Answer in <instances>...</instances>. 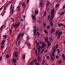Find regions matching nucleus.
<instances>
[{
  "instance_id": "nucleus-1",
  "label": "nucleus",
  "mask_w": 65,
  "mask_h": 65,
  "mask_svg": "<svg viewBox=\"0 0 65 65\" xmlns=\"http://www.w3.org/2000/svg\"><path fill=\"white\" fill-rule=\"evenodd\" d=\"M45 41H46L47 43L48 44V47H49L51 45V42H48L47 40H48V39L47 37H45L44 38Z\"/></svg>"
},
{
  "instance_id": "nucleus-2",
  "label": "nucleus",
  "mask_w": 65,
  "mask_h": 65,
  "mask_svg": "<svg viewBox=\"0 0 65 65\" xmlns=\"http://www.w3.org/2000/svg\"><path fill=\"white\" fill-rule=\"evenodd\" d=\"M14 9V7H12V5L11 4V6L10 9V11H11V10L12 9L11 11V13H13Z\"/></svg>"
},
{
  "instance_id": "nucleus-3",
  "label": "nucleus",
  "mask_w": 65,
  "mask_h": 65,
  "mask_svg": "<svg viewBox=\"0 0 65 65\" xmlns=\"http://www.w3.org/2000/svg\"><path fill=\"white\" fill-rule=\"evenodd\" d=\"M36 15H31V17L32 20H34L35 21L36 19Z\"/></svg>"
},
{
  "instance_id": "nucleus-4",
  "label": "nucleus",
  "mask_w": 65,
  "mask_h": 65,
  "mask_svg": "<svg viewBox=\"0 0 65 65\" xmlns=\"http://www.w3.org/2000/svg\"><path fill=\"white\" fill-rule=\"evenodd\" d=\"M45 45V43L44 42H43V43L42 44V46L41 47L40 49H42V48H43L44 47V46Z\"/></svg>"
},
{
  "instance_id": "nucleus-5",
  "label": "nucleus",
  "mask_w": 65,
  "mask_h": 65,
  "mask_svg": "<svg viewBox=\"0 0 65 65\" xmlns=\"http://www.w3.org/2000/svg\"><path fill=\"white\" fill-rule=\"evenodd\" d=\"M35 13L36 14H38V10H36L35 11Z\"/></svg>"
},
{
  "instance_id": "nucleus-6",
  "label": "nucleus",
  "mask_w": 65,
  "mask_h": 65,
  "mask_svg": "<svg viewBox=\"0 0 65 65\" xmlns=\"http://www.w3.org/2000/svg\"><path fill=\"white\" fill-rule=\"evenodd\" d=\"M4 43H5V40H3L2 42L1 43V45H4Z\"/></svg>"
},
{
  "instance_id": "nucleus-7",
  "label": "nucleus",
  "mask_w": 65,
  "mask_h": 65,
  "mask_svg": "<svg viewBox=\"0 0 65 65\" xmlns=\"http://www.w3.org/2000/svg\"><path fill=\"white\" fill-rule=\"evenodd\" d=\"M55 11V9H52L51 11V14H54V13Z\"/></svg>"
},
{
  "instance_id": "nucleus-8",
  "label": "nucleus",
  "mask_w": 65,
  "mask_h": 65,
  "mask_svg": "<svg viewBox=\"0 0 65 65\" xmlns=\"http://www.w3.org/2000/svg\"><path fill=\"white\" fill-rule=\"evenodd\" d=\"M54 31H55V28H53L52 29V30L51 31V33H53Z\"/></svg>"
},
{
  "instance_id": "nucleus-9",
  "label": "nucleus",
  "mask_w": 65,
  "mask_h": 65,
  "mask_svg": "<svg viewBox=\"0 0 65 65\" xmlns=\"http://www.w3.org/2000/svg\"><path fill=\"white\" fill-rule=\"evenodd\" d=\"M38 62H40L41 61V57H38Z\"/></svg>"
},
{
  "instance_id": "nucleus-10",
  "label": "nucleus",
  "mask_w": 65,
  "mask_h": 65,
  "mask_svg": "<svg viewBox=\"0 0 65 65\" xmlns=\"http://www.w3.org/2000/svg\"><path fill=\"white\" fill-rule=\"evenodd\" d=\"M53 21H51L50 22V25L51 27H53Z\"/></svg>"
},
{
  "instance_id": "nucleus-11",
  "label": "nucleus",
  "mask_w": 65,
  "mask_h": 65,
  "mask_svg": "<svg viewBox=\"0 0 65 65\" xmlns=\"http://www.w3.org/2000/svg\"><path fill=\"white\" fill-rule=\"evenodd\" d=\"M55 14H53L51 16V19H54V16H55Z\"/></svg>"
},
{
  "instance_id": "nucleus-12",
  "label": "nucleus",
  "mask_w": 65,
  "mask_h": 65,
  "mask_svg": "<svg viewBox=\"0 0 65 65\" xmlns=\"http://www.w3.org/2000/svg\"><path fill=\"white\" fill-rule=\"evenodd\" d=\"M22 6H23L24 8H26V6H25V3H23L22 4Z\"/></svg>"
},
{
  "instance_id": "nucleus-13",
  "label": "nucleus",
  "mask_w": 65,
  "mask_h": 65,
  "mask_svg": "<svg viewBox=\"0 0 65 65\" xmlns=\"http://www.w3.org/2000/svg\"><path fill=\"white\" fill-rule=\"evenodd\" d=\"M18 54L17 52H15L14 53H13V56H15V55H16Z\"/></svg>"
},
{
  "instance_id": "nucleus-14",
  "label": "nucleus",
  "mask_w": 65,
  "mask_h": 65,
  "mask_svg": "<svg viewBox=\"0 0 65 65\" xmlns=\"http://www.w3.org/2000/svg\"><path fill=\"white\" fill-rule=\"evenodd\" d=\"M62 57H63V59L64 60L65 59V55L64 54H62Z\"/></svg>"
},
{
  "instance_id": "nucleus-15",
  "label": "nucleus",
  "mask_w": 65,
  "mask_h": 65,
  "mask_svg": "<svg viewBox=\"0 0 65 65\" xmlns=\"http://www.w3.org/2000/svg\"><path fill=\"white\" fill-rule=\"evenodd\" d=\"M21 36V34L20 33H19L18 35V39L20 38V37Z\"/></svg>"
},
{
  "instance_id": "nucleus-16",
  "label": "nucleus",
  "mask_w": 65,
  "mask_h": 65,
  "mask_svg": "<svg viewBox=\"0 0 65 65\" xmlns=\"http://www.w3.org/2000/svg\"><path fill=\"white\" fill-rule=\"evenodd\" d=\"M62 35V32L60 31H59V34H58V36H59V35Z\"/></svg>"
},
{
  "instance_id": "nucleus-17",
  "label": "nucleus",
  "mask_w": 65,
  "mask_h": 65,
  "mask_svg": "<svg viewBox=\"0 0 65 65\" xmlns=\"http://www.w3.org/2000/svg\"><path fill=\"white\" fill-rule=\"evenodd\" d=\"M13 27H14V28H17L18 27V25L17 24H16L15 25V24L13 26Z\"/></svg>"
},
{
  "instance_id": "nucleus-18",
  "label": "nucleus",
  "mask_w": 65,
  "mask_h": 65,
  "mask_svg": "<svg viewBox=\"0 0 65 65\" xmlns=\"http://www.w3.org/2000/svg\"><path fill=\"white\" fill-rule=\"evenodd\" d=\"M44 32H45V33H46V34H47V33H48V32H47V30H44Z\"/></svg>"
},
{
  "instance_id": "nucleus-19",
  "label": "nucleus",
  "mask_w": 65,
  "mask_h": 65,
  "mask_svg": "<svg viewBox=\"0 0 65 65\" xmlns=\"http://www.w3.org/2000/svg\"><path fill=\"white\" fill-rule=\"evenodd\" d=\"M34 62L35 63V65H36V64H39L38 63H37V60H36V59H35L34 60Z\"/></svg>"
},
{
  "instance_id": "nucleus-20",
  "label": "nucleus",
  "mask_w": 65,
  "mask_h": 65,
  "mask_svg": "<svg viewBox=\"0 0 65 65\" xmlns=\"http://www.w3.org/2000/svg\"><path fill=\"white\" fill-rule=\"evenodd\" d=\"M64 12H61V13H60V15H63V14H64Z\"/></svg>"
},
{
  "instance_id": "nucleus-21",
  "label": "nucleus",
  "mask_w": 65,
  "mask_h": 65,
  "mask_svg": "<svg viewBox=\"0 0 65 65\" xmlns=\"http://www.w3.org/2000/svg\"><path fill=\"white\" fill-rule=\"evenodd\" d=\"M3 27H4V25H3L0 28V30H1L3 28Z\"/></svg>"
},
{
  "instance_id": "nucleus-22",
  "label": "nucleus",
  "mask_w": 65,
  "mask_h": 65,
  "mask_svg": "<svg viewBox=\"0 0 65 65\" xmlns=\"http://www.w3.org/2000/svg\"><path fill=\"white\" fill-rule=\"evenodd\" d=\"M3 37H4V39H6V38L7 37V36L6 35H5V36L3 35Z\"/></svg>"
},
{
  "instance_id": "nucleus-23",
  "label": "nucleus",
  "mask_w": 65,
  "mask_h": 65,
  "mask_svg": "<svg viewBox=\"0 0 65 65\" xmlns=\"http://www.w3.org/2000/svg\"><path fill=\"white\" fill-rule=\"evenodd\" d=\"M37 35H38V37H39V35H40V33H39V32H37Z\"/></svg>"
},
{
  "instance_id": "nucleus-24",
  "label": "nucleus",
  "mask_w": 65,
  "mask_h": 65,
  "mask_svg": "<svg viewBox=\"0 0 65 65\" xmlns=\"http://www.w3.org/2000/svg\"><path fill=\"white\" fill-rule=\"evenodd\" d=\"M44 48H43V49H42V51H41V54H42V53L43 52V51H44Z\"/></svg>"
},
{
  "instance_id": "nucleus-25",
  "label": "nucleus",
  "mask_w": 65,
  "mask_h": 65,
  "mask_svg": "<svg viewBox=\"0 0 65 65\" xmlns=\"http://www.w3.org/2000/svg\"><path fill=\"white\" fill-rule=\"evenodd\" d=\"M56 52V49H55L53 51V53H52V54H54L55 52Z\"/></svg>"
},
{
  "instance_id": "nucleus-26",
  "label": "nucleus",
  "mask_w": 65,
  "mask_h": 65,
  "mask_svg": "<svg viewBox=\"0 0 65 65\" xmlns=\"http://www.w3.org/2000/svg\"><path fill=\"white\" fill-rule=\"evenodd\" d=\"M11 31H12V29H10L9 31L10 34V35H11Z\"/></svg>"
},
{
  "instance_id": "nucleus-27",
  "label": "nucleus",
  "mask_w": 65,
  "mask_h": 65,
  "mask_svg": "<svg viewBox=\"0 0 65 65\" xmlns=\"http://www.w3.org/2000/svg\"><path fill=\"white\" fill-rule=\"evenodd\" d=\"M49 4H50V2H48L47 4L46 7L48 6L49 5Z\"/></svg>"
},
{
  "instance_id": "nucleus-28",
  "label": "nucleus",
  "mask_w": 65,
  "mask_h": 65,
  "mask_svg": "<svg viewBox=\"0 0 65 65\" xmlns=\"http://www.w3.org/2000/svg\"><path fill=\"white\" fill-rule=\"evenodd\" d=\"M52 55H53L52 54H52H51L50 55V56L51 57V59L50 60H52Z\"/></svg>"
},
{
  "instance_id": "nucleus-29",
  "label": "nucleus",
  "mask_w": 65,
  "mask_h": 65,
  "mask_svg": "<svg viewBox=\"0 0 65 65\" xmlns=\"http://www.w3.org/2000/svg\"><path fill=\"white\" fill-rule=\"evenodd\" d=\"M9 57V55H6L5 57H6V58H8V57Z\"/></svg>"
},
{
  "instance_id": "nucleus-30",
  "label": "nucleus",
  "mask_w": 65,
  "mask_h": 65,
  "mask_svg": "<svg viewBox=\"0 0 65 65\" xmlns=\"http://www.w3.org/2000/svg\"><path fill=\"white\" fill-rule=\"evenodd\" d=\"M38 31V29H36L33 30L34 32H37Z\"/></svg>"
},
{
  "instance_id": "nucleus-31",
  "label": "nucleus",
  "mask_w": 65,
  "mask_h": 65,
  "mask_svg": "<svg viewBox=\"0 0 65 65\" xmlns=\"http://www.w3.org/2000/svg\"><path fill=\"white\" fill-rule=\"evenodd\" d=\"M14 21H15V20H14V19H13L11 21V22H12V23H14Z\"/></svg>"
},
{
  "instance_id": "nucleus-32",
  "label": "nucleus",
  "mask_w": 65,
  "mask_h": 65,
  "mask_svg": "<svg viewBox=\"0 0 65 65\" xmlns=\"http://www.w3.org/2000/svg\"><path fill=\"white\" fill-rule=\"evenodd\" d=\"M17 8L18 10H20V6H19L17 7Z\"/></svg>"
},
{
  "instance_id": "nucleus-33",
  "label": "nucleus",
  "mask_w": 65,
  "mask_h": 65,
  "mask_svg": "<svg viewBox=\"0 0 65 65\" xmlns=\"http://www.w3.org/2000/svg\"><path fill=\"white\" fill-rule=\"evenodd\" d=\"M38 49L39 51V53H40V48H38Z\"/></svg>"
},
{
  "instance_id": "nucleus-34",
  "label": "nucleus",
  "mask_w": 65,
  "mask_h": 65,
  "mask_svg": "<svg viewBox=\"0 0 65 65\" xmlns=\"http://www.w3.org/2000/svg\"><path fill=\"white\" fill-rule=\"evenodd\" d=\"M26 57V56H25V55H24L23 56V59H25V57Z\"/></svg>"
},
{
  "instance_id": "nucleus-35",
  "label": "nucleus",
  "mask_w": 65,
  "mask_h": 65,
  "mask_svg": "<svg viewBox=\"0 0 65 65\" xmlns=\"http://www.w3.org/2000/svg\"><path fill=\"white\" fill-rule=\"evenodd\" d=\"M13 62H14V63H16V61H15V59L13 58Z\"/></svg>"
},
{
  "instance_id": "nucleus-36",
  "label": "nucleus",
  "mask_w": 65,
  "mask_h": 65,
  "mask_svg": "<svg viewBox=\"0 0 65 65\" xmlns=\"http://www.w3.org/2000/svg\"><path fill=\"white\" fill-rule=\"evenodd\" d=\"M39 6L40 7H42V3H40L39 4Z\"/></svg>"
},
{
  "instance_id": "nucleus-37",
  "label": "nucleus",
  "mask_w": 65,
  "mask_h": 65,
  "mask_svg": "<svg viewBox=\"0 0 65 65\" xmlns=\"http://www.w3.org/2000/svg\"><path fill=\"white\" fill-rule=\"evenodd\" d=\"M50 18H51V16L50 15H48L47 17V19H50Z\"/></svg>"
},
{
  "instance_id": "nucleus-38",
  "label": "nucleus",
  "mask_w": 65,
  "mask_h": 65,
  "mask_svg": "<svg viewBox=\"0 0 65 65\" xmlns=\"http://www.w3.org/2000/svg\"><path fill=\"white\" fill-rule=\"evenodd\" d=\"M55 6L56 7H58V6H59V5L57 4L55 5Z\"/></svg>"
},
{
  "instance_id": "nucleus-39",
  "label": "nucleus",
  "mask_w": 65,
  "mask_h": 65,
  "mask_svg": "<svg viewBox=\"0 0 65 65\" xmlns=\"http://www.w3.org/2000/svg\"><path fill=\"white\" fill-rule=\"evenodd\" d=\"M61 62H62V60H59L58 61V62L59 63V64H61Z\"/></svg>"
},
{
  "instance_id": "nucleus-40",
  "label": "nucleus",
  "mask_w": 65,
  "mask_h": 65,
  "mask_svg": "<svg viewBox=\"0 0 65 65\" xmlns=\"http://www.w3.org/2000/svg\"><path fill=\"white\" fill-rule=\"evenodd\" d=\"M46 24H45V23H44V27H46Z\"/></svg>"
},
{
  "instance_id": "nucleus-41",
  "label": "nucleus",
  "mask_w": 65,
  "mask_h": 65,
  "mask_svg": "<svg viewBox=\"0 0 65 65\" xmlns=\"http://www.w3.org/2000/svg\"><path fill=\"white\" fill-rule=\"evenodd\" d=\"M60 26H64V25H63V24L62 23H61L60 24Z\"/></svg>"
},
{
  "instance_id": "nucleus-42",
  "label": "nucleus",
  "mask_w": 65,
  "mask_h": 65,
  "mask_svg": "<svg viewBox=\"0 0 65 65\" xmlns=\"http://www.w3.org/2000/svg\"><path fill=\"white\" fill-rule=\"evenodd\" d=\"M20 43H21V41H20L18 42V44L19 45H20Z\"/></svg>"
},
{
  "instance_id": "nucleus-43",
  "label": "nucleus",
  "mask_w": 65,
  "mask_h": 65,
  "mask_svg": "<svg viewBox=\"0 0 65 65\" xmlns=\"http://www.w3.org/2000/svg\"><path fill=\"white\" fill-rule=\"evenodd\" d=\"M45 15H46V12H45L44 14V16H45Z\"/></svg>"
},
{
  "instance_id": "nucleus-44",
  "label": "nucleus",
  "mask_w": 65,
  "mask_h": 65,
  "mask_svg": "<svg viewBox=\"0 0 65 65\" xmlns=\"http://www.w3.org/2000/svg\"><path fill=\"white\" fill-rule=\"evenodd\" d=\"M34 35H36V32H34Z\"/></svg>"
},
{
  "instance_id": "nucleus-45",
  "label": "nucleus",
  "mask_w": 65,
  "mask_h": 65,
  "mask_svg": "<svg viewBox=\"0 0 65 65\" xmlns=\"http://www.w3.org/2000/svg\"><path fill=\"white\" fill-rule=\"evenodd\" d=\"M52 56H53V57H54V58H55V55L54 54H52Z\"/></svg>"
},
{
  "instance_id": "nucleus-46",
  "label": "nucleus",
  "mask_w": 65,
  "mask_h": 65,
  "mask_svg": "<svg viewBox=\"0 0 65 65\" xmlns=\"http://www.w3.org/2000/svg\"><path fill=\"white\" fill-rule=\"evenodd\" d=\"M46 58L47 59H50V57L47 56L46 57Z\"/></svg>"
},
{
  "instance_id": "nucleus-47",
  "label": "nucleus",
  "mask_w": 65,
  "mask_h": 65,
  "mask_svg": "<svg viewBox=\"0 0 65 65\" xmlns=\"http://www.w3.org/2000/svg\"><path fill=\"white\" fill-rule=\"evenodd\" d=\"M44 64V61L43 60V61L42 62V64L43 65V64Z\"/></svg>"
},
{
  "instance_id": "nucleus-48",
  "label": "nucleus",
  "mask_w": 65,
  "mask_h": 65,
  "mask_svg": "<svg viewBox=\"0 0 65 65\" xmlns=\"http://www.w3.org/2000/svg\"><path fill=\"white\" fill-rule=\"evenodd\" d=\"M55 47L56 48H58V45H56V46Z\"/></svg>"
},
{
  "instance_id": "nucleus-49",
  "label": "nucleus",
  "mask_w": 65,
  "mask_h": 65,
  "mask_svg": "<svg viewBox=\"0 0 65 65\" xmlns=\"http://www.w3.org/2000/svg\"><path fill=\"white\" fill-rule=\"evenodd\" d=\"M56 59H59V56H58V55H57L56 56Z\"/></svg>"
},
{
  "instance_id": "nucleus-50",
  "label": "nucleus",
  "mask_w": 65,
  "mask_h": 65,
  "mask_svg": "<svg viewBox=\"0 0 65 65\" xmlns=\"http://www.w3.org/2000/svg\"><path fill=\"white\" fill-rule=\"evenodd\" d=\"M3 47H4V46H1V48H2H2H3Z\"/></svg>"
},
{
  "instance_id": "nucleus-51",
  "label": "nucleus",
  "mask_w": 65,
  "mask_h": 65,
  "mask_svg": "<svg viewBox=\"0 0 65 65\" xmlns=\"http://www.w3.org/2000/svg\"><path fill=\"white\" fill-rule=\"evenodd\" d=\"M24 33H23L22 34L21 36L22 37H23V36H24Z\"/></svg>"
},
{
  "instance_id": "nucleus-52",
  "label": "nucleus",
  "mask_w": 65,
  "mask_h": 65,
  "mask_svg": "<svg viewBox=\"0 0 65 65\" xmlns=\"http://www.w3.org/2000/svg\"><path fill=\"white\" fill-rule=\"evenodd\" d=\"M47 50H46L45 51H44V53H47Z\"/></svg>"
},
{
  "instance_id": "nucleus-53",
  "label": "nucleus",
  "mask_w": 65,
  "mask_h": 65,
  "mask_svg": "<svg viewBox=\"0 0 65 65\" xmlns=\"http://www.w3.org/2000/svg\"><path fill=\"white\" fill-rule=\"evenodd\" d=\"M50 26L49 25H48L47 26V29H49L50 28Z\"/></svg>"
},
{
  "instance_id": "nucleus-54",
  "label": "nucleus",
  "mask_w": 65,
  "mask_h": 65,
  "mask_svg": "<svg viewBox=\"0 0 65 65\" xmlns=\"http://www.w3.org/2000/svg\"><path fill=\"white\" fill-rule=\"evenodd\" d=\"M33 62H30L29 63V64L30 65L32 64H33Z\"/></svg>"
},
{
  "instance_id": "nucleus-55",
  "label": "nucleus",
  "mask_w": 65,
  "mask_h": 65,
  "mask_svg": "<svg viewBox=\"0 0 65 65\" xmlns=\"http://www.w3.org/2000/svg\"><path fill=\"white\" fill-rule=\"evenodd\" d=\"M2 9H3V8H2V6L1 8H0V10H2Z\"/></svg>"
},
{
  "instance_id": "nucleus-56",
  "label": "nucleus",
  "mask_w": 65,
  "mask_h": 65,
  "mask_svg": "<svg viewBox=\"0 0 65 65\" xmlns=\"http://www.w3.org/2000/svg\"><path fill=\"white\" fill-rule=\"evenodd\" d=\"M58 31H56V34H58Z\"/></svg>"
},
{
  "instance_id": "nucleus-57",
  "label": "nucleus",
  "mask_w": 65,
  "mask_h": 65,
  "mask_svg": "<svg viewBox=\"0 0 65 65\" xmlns=\"http://www.w3.org/2000/svg\"><path fill=\"white\" fill-rule=\"evenodd\" d=\"M34 29H36L37 28V27H36V26H35L34 27Z\"/></svg>"
},
{
  "instance_id": "nucleus-58",
  "label": "nucleus",
  "mask_w": 65,
  "mask_h": 65,
  "mask_svg": "<svg viewBox=\"0 0 65 65\" xmlns=\"http://www.w3.org/2000/svg\"><path fill=\"white\" fill-rule=\"evenodd\" d=\"M52 61H54V58L53 57H52Z\"/></svg>"
},
{
  "instance_id": "nucleus-59",
  "label": "nucleus",
  "mask_w": 65,
  "mask_h": 65,
  "mask_svg": "<svg viewBox=\"0 0 65 65\" xmlns=\"http://www.w3.org/2000/svg\"><path fill=\"white\" fill-rule=\"evenodd\" d=\"M58 53H60V51L58 50Z\"/></svg>"
},
{
  "instance_id": "nucleus-60",
  "label": "nucleus",
  "mask_w": 65,
  "mask_h": 65,
  "mask_svg": "<svg viewBox=\"0 0 65 65\" xmlns=\"http://www.w3.org/2000/svg\"><path fill=\"white\" fill-rule=\"evenodd\" d=\"M17 25L18 26H19V22H18L17 23Z\"/></svg>"
},
{
  "instance_id": "nucleus-61",
  "label": "nucleus",
  "mask_w": 65,
  "mask_h": 65,
  "mask_svg": "<svg viewBox=\"0 0 65 65\" xmlns=\"http://www.w3.org/2000/svg\"><path fill=\"white\" fill-rule=\"evenodd\" d=\"M65 7V5H64L62 7V9H64Z\"/></svg>"
},
{
  "instance_id": "nucleus-62",
  "label": "nucleus",
  "mask_w": 65,
  "mask_h": 65,
  "mask_svg": "<svg viewBox=\"0 0 65 65\" xmlns=\"http://www.w3.org/2000/svg\"><path fill=\"white\" fill-rule=\"evenodd\" d=\"M25 45L27 44V42H25Z\"/></svg>"
},
{
  "instance_id": "nucleus-63",
  "label": "nucleus",
  "mask_w": 65,
  "mask_h": 65,
  "mask_svg": "<svg viewBox=\"0 0 65 65\" xmlns=\"http://www.w3.org/2000/svg\"><path fill=\"white\" fill-rule=\"evenodd\" d=\"M37 47L39 46V44H37Z\"/></svg>"
},
{
  "instance_id": "nucleus-64",
  "label": "nucleus",
  "mask_w": 65,
  "mask_h": 65,
  "mask_svg": "<svg viewBox=\"0 0 65 65\" xmlns=\"http://www.w3.org/2000/svg\"><path fill=\"white\" fill-rule=\"evenodd\" d=\"M52 20H53V19H52V18H51L50 20H49V22H51V21Z\"/></svg>"
}]
</instances>
